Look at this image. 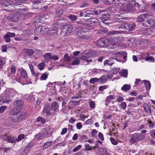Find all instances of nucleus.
<instances>
[{
    "instance_id": "1",
    "label": "nucleus",
    "mask_w": 155,
    "mask_h": 155,
    "mask_svg": "<svg viewBox=\"0 0 155 155\" xmlns=\"http://www.w3.org/2000/svg\"><path fill=\"white\" fill-rule=\"evenodd\" d=\"M9 114L12 116L11 119L14 123L19 122L26 118L28 116L27 113L16 110L15 109H13L11 110L9 112Z\"/></svg>"
},
{
    "instance_id": "2",
    "label": "nucleus",
    "mask_w": 155,
    "mask_h": 155,
    "mask_svg": "<svg viewBox=\"0 0 155 155\" xmlns=\"http://www.w3.org/2000/svg\"><path fill=\"white\" fill-rule=\"evenodd\" d=\"M67 21L66 20L62 19L58 21L56 24L57 25H60L61 26V32L64 34H69L73 29L72 25H68L66 23Z\"/></svg>"
},
{
    "instance_id": "3",
    "label": "nucleus",
    "mask_w": 155,
    "mask_h": 155,
    "mask_svg": "<svg viewBox=\"0 0 155 155\" xmlns=\"http://www.w3.org/2000/svg\"><path fill=\"white\" fill-rule=\"evenodd\" d=\"M14 91L11 89H7L4 92V96L2 100L3 104L6 103L8 104L12 102L10 98L13 96L12 94Z\"/></svg>"
},
{
    "instance_id": "4",
    "label": "nucleus",
    "mask_w": 155,
    "mask_h": 155,
    "mask_svg": "<svg viewBox=\"0 0 155 155\" xmlns=\"http://www.w3.org/2000/svg\"><path fill=\"white\" fill-rule=\"evenodd\" d=\"M145 138V136L143 134L140 133H136L131 135L129 141L131 144H133L137 142L144 139Z\"/></svg>"
},
{
    "instance_id": "5",
    "label": "nucleus",
    "mask_w": 155,
    "mask_h": 155,
    "mask_svg": "<svg viewBox=\"0 0 155 155\" xmlns=\"http://www.w3.org/2000/svg\"><path fill=\"white\" fill-rule=\"evenodd\" d=\"M21 16L20 14L17 13H12L7 17V19L11 21L17 22L20 20Z\"/></svg>"
},
{
    "instance_id": "6",
    "label": "nucleus",
    "mask_w": 155,
    "mask_h": 155,
    "mask_svg": "<svg viewBox=\"0 0 155 155\" xmlns=\"http://www.w3.org/2000/svg\"><path fill=\"white\" fill-rule=\"evenodd\" d=\"M84 25V24L81 21L78 22L76 28L77 29L76 34L79 38L81 36L82 34H84V33L85 32L84 30V28H83Z\"/></svg>"
},
{
    "instance_id": "7",
    "label": "nucleus",
    "mask_w": 155,
    "mask_h": 155,
    "mask_svg": "<svg viewBox=\"0 0 155 155\" xmlns=\"http://www.w3.org/2000/svg\"><path fill=\"white\" fill-rule=\"evenodd\" d=\"M48 134V130L45 129H43L39 133L35 135V138L37 140H42L47 136Z\"/></svg>"
},
{
    "instance_id": "8",
    "label": "nucleus",
    "mask_w": 155,
    "mask_h": 155,
    "mask_svg": "<svg viewBox=\"0 0 155 155\" xmlns=\"http://www.w3.org/2000/svg\"><path fill=\"white\" fill-rule=\"evenodd\" d=\"M141 5L136 2L135 0H130V2L127 5V8L128 10L135 9L136 7H140Z\"/></svg>"
},
{
    "instance_id": "9",
    "label": "nucleus",
    "mask_w": 155,
    "mask_h": 155,
    "mask_svg": "<svg viewBox=\"0 0 155 155\" xmlns=\"http://www.w3.org/2000/svg\"><path fill=\"white\" fill-rule=\"evenodd\" d=\"M109 44L108 40L104 38H101L98 40L96 42L97 46L104 47L107 46Z\"/></svg>"
},
{
    "instance_id": "10",
    "label": "nucleus",
    "mask_w": 155,
    "mask_h": 155,
    "mask_svg": "<svg viewBox=\"0 0 155 155\" xmlns=\"http://www.w3.org/2000/svg\"><path fill=\"white\" fill-rule=\"evenodd\" d=\"M153 21L152 18L146 15L144 20L142 23L144 27H149L153 24Z\"/></svg>"
},
{
    "instance_id": "11",
    "label": "nucleus",
    "mask_w": 155,
    "mask_h": 155,
    "mask_svg": "<svg viewBox=\"0 0 155 155\" xmlns=\"http://www.w3.org/2000/svg\"><path fill=\"white\" fill-rule=\"evenodd\" d=\"M2 139L8 143H15L16 142V138L14 137L9 136L7 133L2 136Z\"/></svg>"
},
{
    "instance_id": "12",
    "label": "nucleus",
    "mask_w": 155,
    "mask_h": 155,
    "mask_svg": "<svg viewBox=\"0 0 155 155\" xmlns=\"http://www.w3.org/2000/svg\"><path fill=\"white\" fill-rule=\"evenodd\" d=\"M24 104L23 101L21 100H18L14 103L15 106L14 109H15L16 110L20 111L22 108V106Z\"/></svg>"
},
{
    "instance_id": "13",
    "label": "nucleus",
    "mask_w": 155,
    "mask_h": 155,
    "mask_svg": "<svg viewBox=\"0 0 155 155\" xmlns=\"http://www.w3.org/2000/svg\"><path fill=\"white\" fill-rule=\"evenodd\" d=\"M51 104H46L45 105L42 110L43 113H46L47 116H50L51 114L50 112V111L51 110Z\"/></svg>"
},
{
    "instance_id": "14",
    "label": "nucleus",
    "mask_w": 155,
    "mask_h": 155,
    "mask_svg": "<svg viewBox=\"0 0 155 155\" xmlns=\"http://www.w3.org/2000/svg\"><path fill=\"white\" fill-rule=\"evenodd\" d=\"M15 35V34L14 33L8 32L4 35L3 38L5 40V42L9 43L11 40L10 38L13 37Z\"/></svg>"
},
{
    "instance_id": "15",
    "label": "nucleus",
    "mask_w": 155,
    "mask_h": 155,
    "mask_svg": "<svg viewBox=\"0 0 155 155\" xmlns=\"http://www.w3.org/2000/svg\"><path fill=\"white\" fill-rule=\"evenodd\" d=\"M96 20L95 18H91L86 21L85 24H83L84 25H86L88 26L92 27L95 24Z\"/></svg>"
},
{
    "instance_id": "16",
    "label": "nucleus",
    "mask_w": 155,
    "mask_h": 155,
    "mask_svg": "<svg viewBox=\"0 0 155 155\" xmlns=\"http://www.w3.org/2000/svg\"><path fill=\"white\" fill-rule=\"evenodd\" d=\"M51 109L53 110L54 112H57L59 110V106L58 103L56 101H54L51 104Z\"/></svg>"
},
{
    "instance_id": "17",
    "label": "nucleus",
    "mask_w": 155,
    "mask_h": 155,
    "mask_svg": "<svg viewBox=\"0 0 155 155\" xmlns=\"http://www.w3.org/2000/svg\"><path fill=\"white\" fill-rule=\"evenodd\" d=\"M35 14L33 12H27L22 14L23 17L24 19H26L32 17Z\"/></svg>"
},
{
    "instance_id": "18",
    "label": "nucleus",
    "mask_w": 155,
    "mask_h": 155,
    "mask_svg": "<svg viewBox=\"0 0 155 155\" xmlns=\"http://www.w3.org/2000/svg\"><path fill=\"white\" fill-rule=\"evenodd\" d=\"M107 80V77L105 75H103L98 78V83L101 84L106 83Z\"/></svg>"
},
{
    "instance_id": "19",
    "label": "nucleus",
    "mask_w": 155,
    "mask_h": 155,
    "mask_svg": "<svg viewBox=\"0 0 155 155\" xmlns=\"http://www.w3.org/2000/svg\"><path fill=\"white\" fill-rule=\"evenodd\" d=\"M144 111L147 114H150L152 113L151 107L146 103H144L143 105Z\"/></svg>"
},
{
    "instance_id": "20",
    "label": "nucleus",
    "mask_w": 155,
    "mask_h": 155,
    "mask_svg": "<svg viewBox=\"0 0 155 155\" xmlns=\"http://www.w3.org/2000/svg\"><path fill=\"white\" fill-rule=\"evenodd\" d=\"M23 51L25 53L29 56L32 55L35 53V51L33 50L28 48L24 49Z\"/></svg>"
},
{
    "instance_id": "21",
    "label": "nucleus",
    "mask_w": 155,
    "mask_h": 155,
    "mask_svg": "<svg viewBox=\"0 0 155 155\" xmlns=\"http://www.w3.org/2000/svg\"><path fill=\"white\" fill-rule=\"evenodd\" d=\"M13 4V2L9 0H6L3 1V6L8 7L12 5Z\"/></svg>"
},
{
    "instance_id": "22",
    "label": "nucleus",
    "mask_w": 155,
    "mask_h": 155,
    "mask_svg": "<svg viewBox=\"0 0 155 155\" xmlns=\"http://www.w3.org/2000/svg\"><path fill=\"white\" fill-rule=\"evenodd\" d=\"M146 16V15L145 14L140 15L137 17V21L139 22H142V23L143 22L144 20V19H145Z\"/></svg>"
},
{
    "instance_id": "23",
    "label": "nucleus",
    "mask_w": 155,
    "mask_h": 155,
    "mask_svg": "<svg viewBox=\"0 0 155 155\" xmlns=\"http://www.w3.org/2000/svg\"><path fill=\"white\" fill-rule=\"evenodd\" d=\"M130 85L129 84H125L121 88V90L124 91L126 92L130 89Z\"/></svg>"
},
{
    "instance_id": "24",
    "label": "nucleus",
    "mask_w": 155,
    "mask_h": 155,
    "mask_svg": "<svg viewBox=\"0 0 155 155\" xmlns=\"http://www.w3.org/2000/svg\"><path fill=\"white\" fill-rule=\"evenodd\" d=\"M126 25L127 27L128 28V29L129 31H132L135 28V24L134 23L132 24H126Z\"/></svg>"
},
{
    "instance_id": "25",
    "label": "nucleus",
    "mask_w": 155,
    "mask_h": 155,
    "mask_svg": "<svg viewBox=\"0 0 155 155\" xmlns=\"http://www.w3.org/2000/svg\"><path fill=\"white\" fill-rule=\"evenodd\" d=\"M113 62L111 60V59L107 60L104 61V66L108 65L111 66L113 64Z\"/></svg>"
},
{
    "instance_id": "26",
    "label": "nucleus",
    "mask_w": 155,
    "mask_h": 155,
    "mask_svg": "<svg viewBox=\"0 0 155 155\" xmlns=\"http://www.w3.org/2000/svg\"><path fill=\"white\" fill-rule=\"evenodd\" d=\"M93 15V14L90 12L89 10H87L84 12V17H92Z\"/></svg>"
},
{
    "instance_id": "27",
    "label": "nucleus",
    "mask_w": 155,
    "mask_h": 155,
    "mask_svg": "<svg viewBox=\"0 0 155 155\" xmlns=\"http://www.w3.org/2000/svg\"><path fill=\"white\" fill-rule=\"evenodd\" d=\"M44 17L43 15H40L39 16H37L34 19V21L35 22H40L41 20V19L43 18Z\"/></svg>"
},
{
    "instance_id": "28",
    "label": "nucleus",
    "mask_w": 155,
    "mask_h": 155,
    "mask_svg": "<svg viewBox=\"0 0 155 155\" xmlns=\"http://www.w3.org/2000/svg\"><path fill=\"white\" fill-rule=\"evenodd\" d=\"M50 34L52 35L53 34L57 33L58 31V29L56 27H54L53 28H50Z\"/></svg>"
},
{
    "instance_id": "29",
    "label": "nucleus",
    "mask_w": 155,
    "mask_h": 155,
    "mask_svg": "<svg viewBox=\"0 0 155 155\" xmlns=\"http://www.w3.org/2000/svg\"><path fill=\"white\" fill-rule=\"evenodd\" d=\"M71 59V57L67 54H65L63 58V61H69Z\"/></svg>"
},
{
    "instance_id": "30",
    "label": "nucleus",
    "mask_w": 155,
    "mask_h": 155,
    "mask_svg": "<svg viewBox=\"0 0 155 155\" xmlns=\"http://www.w3.org/2000/svg\"><path fill=\"white\" fill-rule=\"evenodd\" d=\"M37 122H40L42 124H44L45 122V119L41 117H38L36 119Z\"/></svg>"
},
{
    "instance_id": "31",
    "label": "nucleus",
    "mask_w": 155,
    "mask_h": 155,
    "mask_svg": "<svg viewBox=\"0 0 155 155\" xmlns=\"http://www.w3.org/2000/svg\"><path fill=\"white\" fill-rule=\"evenodd\" d=\"M52 143L51 141H49L46 142L43 146V149L44 150H45L48 148L51 145V143Z\"/></svg>"
},
{
    "instance_id": "32",
    "label": "nucleus",
    "mask_w": 155,
    "mask_h": 155,
    "mask_svg": "<svg viewBox=\"0 0 155 155\" xmlns=\"http://www.w3.org/2000/svg\"><path fill=\"white\" fill-rule=\"evenodd\" d=\"M90 38V37L89 36H87L86 34L84 33L82 34V35L79 38L81 39L85 40L89 39Z\"/></svg>"
},
{
    "instance_id": "33",
    "label": "nucleus",
    "mask_w": 155,
    "mask_h": 155,
    "mask_svg": "<svg viewBox=\"0 0 155 155\" xmlns=\"http://www.w3.org/2000/svg\"><path fill=\"white\" fill-rule=\"evenodd\" d=\"M48 74V73L46 72L43 74L41 77L40 80H45L47 78Z\"/></svg>"
},
{
    "instance_id": "34",
    "label": "nucleus",
    "mask_w": 155,
    "mask_h": 155,
    "mask_svg": "<svg viewBox=\"0 0 155 155\" xmlns=\"http://www.w3.org/2000/svg\"><path fill=\"white\" fill-rule=\"evenodd\" d=\"M51 54L50 53L45 54L43 56L45 60H49L51 58Z\"/></svg>"
},
{
    "instance_id": "35",
    "label": "nucleus",
    "mask_w": 155,
    "mask_h": 155,
    "mask_svg": "<svg viewBox=\"0 0 155 155\" xmlns=\"http://www.w3.org/2000/svg\"><path fill=\"white\" fill-rule=\"evenodd\" d=\"M25 135L22 134H21L19 135L18 137V138H16V141H20L22 140L25 139Z\"/></svg>"
},
{
    "instance_id": "36",
    "label": "nucleus",
    "mask_w": 155,
    "mask_h": 155,
    "mask_svg": "<svg viewBox=\"0 0 155 155\" xmlns=\"http://www.w3.org/2000/svg\"><path fill=\"white\" fill-rule=\"evenodd\" d=\"M63 13V10H58L56 11L55 16L56 17H61Z\"/></svg>"
},
{
    "instance_id": "37",
    "label": "nucleus",
    "mask_w": 155,
    "mask_h": 155,
    "mask_svg": "<svg viewBox=\"0 0 155 155\" xmlns=\"http://www.w3.org/2000/svg\"><path fill=\"white\" fill-rule=\"evenodd\" d=\"M144 84L147 89H150V82L144 80Z\"/></svg>"
},
{
    "instance_id": "38",
    "label": "nucleus",
    "mask_w": 155,
    "mask_h": 155,
    "mask_svg": "<svg viewBox=\"0 0 155 155\" xmlns=\"http://www.w3.org/2000/svg\"><path fill=\"white\" fill-rule=\"evenodd\" d=\"M98 78H91L89 81L90 83L92 84H94L95 82H98Z\"/></svg>"
},
{
    "instance_id": "39",
    "label": "nucleus",
    "mask_w": 155,
    "mask_h": 155,
    "mask_svg": "<svg viewBox=\"0 0 155 155\" xmlns=\"http://www.w3.org/2000/svg\"><path fill=\"white\" fill-rule=\"evenodd\" d=\"M21 77L24 78H26L27 76L26 72L24 69L21 70Z\"/></svg>"
},
{
    "instance_id": "40",
    "label": "nucleus",
    "mask_w": 155,
    "mask_h": 155,
    "mask_svg": "<svg viewBox=\"0 0 155 155\" xmlns=\"http://www.w3.org/2000/svg\"><path fill=\"white\" fill-rule=\"evenodd\" d=\"M42 100L40 98H38L37 100L36 103V104L35 105V107L36 108H38L39 107V106L40 105Z\"/></svg>"
},
{
    "instance_id": "41",
    "label": "nucleus",
    "mask_w": 155,
    "mask_h": 155,
    "mask_svg": "<svg viewBox=\"0 0 155 155\" xmlns=\"http://www.w3.org/2000/svg\"><path fill=\"white\" fill-rule=\"evenodd\" d=\"M45 65L44 63H41L38 64V67L40 70H43L45 67Z\"/></svg>"
},
{
    "instance_id": "42",
    "label": "nucleus",
    "mask_w": 155,
    "mask_h": 155,
    "mask_svg": "<svg viewBox=\"0 0 155 155\" xmlns=\"http://www.w3.org/2000/svg\"><path fill=\"white\" fill-rule=\"evenodd\" d=\"M90 107L92 108H94L95 107V104L92 101H90L89 103Z\"/></svg>"
},
{
    "instance_id": "43",
    "label": "nucleus",
    "mask_w": 155,
    "mask_h": 155,
    "mask_svg": "<svg viewBox=\"0 0 155 155\" xmlns=\"http://www.w3.org/2000/svg\"><path fill=\"white\" fill-rule=\"evenodd\" d=\"M108 31L104 29L100 30L97 31L98 33L100 34L103 35L107 33Z\"/></svg>"
},
{
    "instance_id": "44",
    "label": "nucleus",
    "mask_w": 155,
    "mask_h": 155,
    "mask_svg": "<svg viewBox=\"0 0 155 155\" xmlns=\"http://www.w3.org/2000/svg\"><path fill=\"white\" fill-rule=\"evenodd\" d=\"M72 21H75L77 18V17L75 15H70L68 17Z\"/></svg>"
},
{
    "instance_id": "45",
    "label": "nucleus",
    "mask_w": 155,
    "mask_h": 155,
    "mask_svg": "<svg viewBox=\"0 0 155 155\" xmlns=\"http://www.w3.org/2000/svg\"><path fill=\"white\" fill-rule=\"evenodd\" d=\"M139 56L140 57V59L141 60L145 59L146 60V58H147L146 55L145 54H143V53H141Z\"/></svg>"
},
{
    "instance_id": "46",
    "label": "nucleus",
    "mask_w": 155,
    "mask_h": 155,
    "mask_svg": "<svg viewBox=\"0 0 155 155\" xmlns=\"http://www.w3.org/2000/svg\"><path fill=\"white\" fill-rule=\"evenodd\" d=\"M107 85H104L100 86L98 88V90L100 91H103L104 90L107 89L108 88Z\"/></svg>"
},
{
    "instance_id": "47",
    "label": "nucleus",
    "mask_w": 155,
    "mask_h": 155,
    "mask_svg": "<svg viewBox=\"0 0 155 155\" xmlns=\"http://www.w3.org/2000/svg\"><path fill=\"white\" fill-rule=\"evenodd\" d=\"M36 31H39V32H38V35H40L43 33H44L43 32V30H42V26L41 27H37V28H36Z\"/></svg>"
},
{
    "instance_id": "48",
    "label": "nucleus",
    "mask_w": 155,
    "mask_h": 155,
    "mask_svg": "<svg viewBox=\"0 0 155 155\" xmlns=\"http://www.w3.org/2000/svg\"><path fill=\"white\" fill-rule=\"evenodd\" d=\"M127 70H124L120 73V75L124 77H127Z\"/></svg>"
},
{
    "instance_id": "49",
    "label": "nucleus",
    "mask_w": 155,
    "mask_h": 155,
    "mask_svg": "<svg viewBox=\"0 0 155 155\" xmlns=\"http://www.w3.org/2000/svg\"><path fill=\"white\" fill-rule=\"evenodd\" d=\"M110 140L112 144L114 145H116L117 144V142L113 137H111Z\"/></svg>"
},
{
    "instance_id": "50",
    "label": "nucleus",
    "mask_w": 155,
    "mask_h": 155,
    "mask_svg": "<svg viewBox=\"0 0 155 155\" xmlns=\"http://www.w3.org/2000/svg\"><path fill=\"white\" fill-rule=\"evenodd\" d=\"M6 106H2L0 107V113H3L7 108Z\"/></svg>"
},
{
    "instance_id": "51",
    "label": "nucleus",
    "mask_w": 155,
    "mask_h": 155,
    "mask_svg": "<svg viewBox=\"0 0 155 155\" xmlns=\"http://www.w3.org/2000/svg\"><path fill=\"white\" fill-rule=\"evenodd\" d=\"M150 134L152 137L155 139V130H152L150 131Z\"/></svg>"
},
{
    "instance_id": "52",
    "label": "nucleus",
    "mask_w": 155,
    "mask_h": 155,
    "mask_svg": "<svg viewBox=\"0 0 155 155\" xmlns=\"http://www.w3.org/2000/svg\"><path fill=\"white\" fill-rule=\"evenodd\" d=\"M80 63V61L79 59H76L71 63V65H78Z\"/></svg>"
},
{
    "instance_id": "53",
    "label": "nucleus",
    "mask_w": 155,
    "mask_h": 155,
    "mask_svg": "<svg viewBox=\"0 0 155 155\" xmlns=\"http://www.w3.org/2000/svg\"><path fill=\"white\" fill-rule=\"evenodd\" d=\"M42 30H43L44 32H48L50 30V28L46 26H42Z\"/></svg>"
},
{
    "instance_id": "54",
    "label": "nucleus",
    "mask_w": 155,
    "mask_h": 155,
    "mask_svg": "<svg viewBox=\"0 0 155 155\" xmlns=\"http://www.w3.org/2000/svg\"><path fill=\"white\" fill-rule=\"evenodd\" d=\"M86 150H90L92 149V147L89 144H86L84 145Z\"/></svg>"
},
{
    "instance_id": "55",
    "label": "nucleus",
    "mask_w": 155,
    "mask_h": 155,
    "mask_svg": "<svg viewBox=\"0 0 155 155\" xmlns=\"http://www.w3.org/2000/svg\"><path fill=\"white\" fill-rule=\"evenodd\" d=\"M11 69L12 74H15L16 72V69L14 65H12L11 66Z\"/></svg>"
},
{
    "instance_id": "56",
    "label": "nucleus",
    "mask_w": 155,
    "mask_h": 155,
    "mask_svg": "<svg viewBox=\"0 0 155 155\" xmlns=\"http://www.w3.org/2000/svg\"><path fill=\"white\" fill-rule=\"evenodd\" d=\"M98 137L101 140L103 141L104 140V137L103 134L101 132H99L98 134Z\"/></svg>"
},
{
    "instance_id": "57",
    "label": "nucleus",
    "mask_w": 155,
    "mask_h": 155,
    "mask_svg": "<svg viewBox=\"0 0 155 155\" xmlns=\"http://www.w3.org/2000/svg\"><path fill=\"white\" fill-rule=\"evenodd\" d=\"M81 145H78L73 150V151L74 152H75L77 151L81 148Z\"/></svg>"
},
{
    "instance_id": "58",
    "label": "nucleus",
    "mask_w": 155,
    "mask_h": 155,
    "mask_svg": "<svg viewBox=\"0 0 155 155\" xmlns=\"http://www.w3.org/2000/svg\"><path fill=\"white\" fill-rule=\"evenodd\" d=\"M1 51L3 52H5L7 50V48L6 46L4 45L2 46L1 47Z\"/></svg>"
},
{
    "instance_id": "59",
    "label": "nucleus",
    "mask_w": 155,
    "mask_h": 155,
    "mask_svg": "<svg viewBox=\"0 0 155 155\" xmlns=\"http://www.w3.org/2000/svg\"><path fill=\"white\" fill-rule=\"evenodd\" d=\"M89 5V4L85 2L83 3L81 5L80 7L82 8H85V7H88Z\"/></svg>"
},
{
    "instance_id": "60",
    "label": "nucleus",
    "mask_w": 155,
    "mask_h": 155,
    "mask_svg": "<svg viewBox=\"0 0 155 155\" xmlns=\"http://www.w3.org/2000/svg\"><path fill=\"white\" fill-rule=\"evenodd\" d=\"M117 39L116 38H114V39L113 40H111L110 41V43L111 45H116L117 44Z\"/></svg>"
},
{
    "instance_id": "61",
    "label": "nucleus",
    "mask_w": 155,
    "mask_h": 155,
    "mask_svg": "<svg viewBox=\"0 0 155 155\" xmlns=\"http://www.w3.org/2000/svg\"><path fill=\"white\" fill-rule=\"evenodd\" d=\"M76 127L78 129H81L82 127V125L81 122H79L76 124Z\"/></svg>"
},
{
    "instance_id": "62",
    "label": "nucleus",
    "mask_w": 155,
    "mask_h": 155,
    "mask_svg": "<svg viewBox=\"0 0 155 155\" xmlns=\"http://www.w3.org/2000/svg\"><path fill=\"white\" fill-rule=\"evenodd\" d=\"M120 106L123 109L125 110L127 104L125 102H122L120 104Z\"/></svg>"
},
{
    "instance_id": "63",
    "label": "nucleus",
    "mask_w": 155,
    "mask_h": 155,
    "mask_svg": "<svg viewBox=\"0 0 155 155\" xmlns=\"http://www.w3.org/2000/svg\"><path fill=\"white\" fill-rule=\"evenodd\" d=\"M150 60L151 62H153L154 61V58L152 57H148L146 58V61Z\"/></svg>"
},
{
    "instance_id": "64",
    "label": "nucleus",
    "mask_w": 155,
    "mask_h": 155,
    "mask_svg": "<svg viewBox=\"0 0 155 155\" xmlns=\"http://www.w3.org/2000/svg\"><path fill=\"white\" fill-rule=\"evenodd\" d=\"M28 150H24L21 153L20 155H26L28 153Z\"/></svg>"
}]
</instances>
